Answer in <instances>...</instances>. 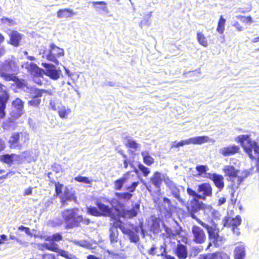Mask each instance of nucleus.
Wrapping results in <instances>:
<instances>
[{"label":"nucleus","instance_id":"1","mask_svg":"<svg viewBox=\"0 0 259 259\" xmlns=\"http://www.w3.org/2000/svg\"><path fill=\"white\" fill-rule=\"evenodd\" d=\"M41 65L44 69L40 68L34 63L27 61L23 63L21 67L31 75H40L44 74L54 80H57L60 78L61 71L57 69L54 65L51 63H42Z\"/></svg>","mask_w":259,"mask_h":259},{"label":"nucleus","instance_id":"2","mask_svg":"<svg viewBox=\"0 0 259 259\" xmlns=\"http://www.w3.org/2000/svg\"><path fill=\"white\" fill-rule=\"evenodd\" d=\"M237 140L241 143L245 152L251 159L256 160V169L259 171V145L252 141L248 135H240L237 138Z\"/></svg>","mask_w":259,"mask_h":259},{"label":"nucleus","instance_id":"3","mask_svg":"<svg viewBox=\"0 0 259 259\" xmlns=\"http://www.w3.org/2000/svg\"><path fill=\"white\" fill-rule=\"evenodd\" d=\"M19 71V66L14 60L8 59L0 62V77L6 81L14 80Z\"/></svg>","mask_w":259,"mask_h":259},{"label":"nucleus","instance_id":"4","mask_svg":"<svg viewBox=\"0 0 259 259\" xmlns=\"http://www.w3.org/2000/svg\"><path fill=\"white\" fill-rule=\"evenodd\" d=\"M78 209L71 208L64 210L62 212V216L67 229L77 227L82 221V216L78 213Z\"/></svg>","mask_w":259,"mask_h":259},{"label":"nucleus","instance_id":"5","mask_svg":"<svg viewBox=\"0 0 259 259\" xmlns=\"http://www.w3.org/2000/svg\"><path fill=\"white\" fill-rule=\"evenodd\" d=\"M29 134L27 132L13 133L9 140L10 147L20 150L29 142Z\"/></svg>","mask_w":259,"mask_h":259},{"label":"nucleus","instance_id":"6","mask_svg":"<svg viewBox=\"0 0 259 259\" xmlns=\"http://www.w3.org/2000/svg\"><path fill=\"white\" fill-rule=\"evenodd\" d=\"M40 54L42 55L43 58L58 64L59 61L57 58L63 56L64 51L63 49L56 46L54 44H51L50 49L45 48L42 52H40Z\"/></svg>","mask_w":259,"mask_h":259},{"label":"nucleus","instance_id":"7","mask_svg":"<svg viewBox=\"0 0 259 259\" xmlns=\"http://www.w3.org/2000/svg\"><path fill=\"white\" fill-rule=\"evenodd\" d=\"M199 224L206 229L208 234L209 239L210 242L209 243L207 248H209L212 244L215 246L220 245L219 242L222 240V237L220 236L219 231L217 229L216 225L210 226L201 220H199Z\"/></svg>","mask_w":259,"mask_h":259},{"label":"nucleus","instance_id":"8","mask_svg":"<svg viewBox=\"0 0 259 259\" xmlns=\"http://www.w3.org/2000/svg\"><path fill=\"white\" fill-rule=\"evenodd\" d=\"M23 113V111L15 109H12L10 117L5 120L3 123V127L6 130H14L16 125L15 121L17 120Z\"/></svg>","mask_w":259,"mask_h":259},{"label":"nucleus","instance_id":"9","mask_svg":"<svg viewBox=\"0 0 259 259\" xmlns=\"http://www.w3.org/2000/svg\"><path fill=\"white\" fill-rule=\"evenodd\" d=\"M204 204L203 202L199 201L195 198H193L190 202L187 203V208L190 216L193 219L196 220L199 224V220H200L197 217L195 213L204 208Z\"/></svg>","mask_w":259,"mask_h":259},{"label":"nucleus","instance_id":"10","mask_svg":"<svg viewBox=\"0 0 259 259\" xmlns=\"http://www.w3.org/2000/svg\"><path fill=\"white\" fill-rule=\"evenodd\" d=\"M226 175L232 178V182L233 186L238 187L243 182L244 178L241 176H237L238 170L232 165H226L223 168Z\"/></svg>","mask_w":259,"mask_h":259},{"label":"nucleus","instance_id":"11","mask_svg":"<svg viewBox=\"0 0 259 259\" xmlns=\"http://www.w3.org/2000/svg\"><path fill=\"white\" fill-rule=\"evenodd\" d=\"M163 178L164 182L171 190L174 197L182 204L185 205V201L180 197L179 187L169 178L167 175H164Z\"/></svg>","mask_w":259,"mask_h":259},{"label":"nucleus","instance_id":"12","mask_svg":"<svg viewBox=\"0 0 259 259\" xmlns=\"http://www.w3.org/2000/svg\"><path fill=\"white\" fill-rule=\"evenodd\" d=\"M18 86L25 92L30 94L31 97H41L44 93L47 92L45 90H40L31 85H28L24 81L19 82Z\"/></svg>","mask_w":259,"mask_h":259},{"label":"nucleus","instance_id":"13","mask_svg":"<svg viewBox=\"0 0 259 259\" xmlns=\"http://www.w3.org/2000/svg\"><path fill=\"white\" fill-rule=\"evenodd\" d=\"M193 240L197 244H202L206 240V235L202 229L197 226H193L192 228Z\"/></svg>","mask_w":259,"mask_h":259},{"label":"nucleus","instance_id":"14","mask_svg":"<svg viewBox=\"0 0 259 259\" xmlns=\"http://www.w3.org/2000/svg\"><path fill=\"white\" fill-rule=\"evenodd\" d=\"M212 187L209 183H204L198 185L197 191L200 196L199 199L204 200L206 197H211L212 196Z\"/></svg>","mask_w":259,"mask_h":259},{"label":"nucleus","instance_id":"15","mask_svg":"<svg viewBox=\"0 0 259 259\" xmlns=\"http://www.w3.org/2000/svg\"><path fill=\"white\" fill-rule=\"evenodd\" d=\"M140 209V204L136 203L131 209H123L120 212V215L124 218L131 219L136 217Z\"/></svg>","mask_w":259,"mask_h":259},{"label":"nucleus","instance_id":"16","mask_svg":"<svg viewBox=\"0 0 259 259\" xmlns=\"http://www.w3.org/2000/svg\"><path fill=\"white\" fill-rule=\"evenodd\" d=\"M134 175L131 174L130 172H127L124 174L123 176L119 179L116 180L114 183V189L115 190L119 191L121 190L124 184L126 183L131 177H134Z\"/></svg>","mask_w":259,"mask_h":259},{"label":"nucleus","instance_id":"17","mask_svg":"<svg viewBox=\"0 0 259 259\" xmlns=\"http://www.w3.org/2000/svg\"><path fill=\"white\" fill-rule=\"evenodd\" d=\"M76 198L74 194L68 189H66L61 196V202L63 206H66L69 204V202L72 201H76Z\"/></svg>","mask_w":259,"mask_h":259},{"label":"nucleus","instance_id":"18","mask_svg":"<svg viewBox=\"0 0 259 259\" xmlns=\"http://www.w3.org/2000/svg\"><path fill=\"white\" fill-rule=\"evenodd\" d=\"M166 174H161L158 171H155L150 178V182L156 189H160L162 181H164L163 176Z\"/></svg>","mask_w":259,"mask_h":259},{"label":"nucleus","instance_id":"19","mask_svg":"<svg viewBox=\"0 0 259 259\" xmlns=\"http://www.w3.org/2000/svg\"><path fill=\"white\" fill-rule=\"evenodd\" d=\"M209 178L212 180L214 185L221 191L224 187V178L222 175L217 174H209Z\"/></svg>","mask_w":259,"mask_h":259},{"label":"nucleus","instance_id":"20","mask_svg":"<svg viewBox=\"0 0 259 259\" xmlns=\"http://www.w3.org/2000/svg\"><path fill=\"white\" fill-rule=\"evenodd\" d=\"M175 253L179 259H186L188 255L187 246L179 243L175 250Z\"/></svg>","mask_w":259,"mask_h":259},{"label":"nucleus","instance_id":"21","mask_svg":"<svg viewBox=\"0 0 259 259\" xmlns=\"http://www.w3.org/2000/svg\"><path fill=\"white\" fill-rule=\"evenodd\" d=\"M239 150V147L233 145L221 148L219 150V153L224 156H228L236 153Z\"/></svg>","mask_w":259,"mask_h":259},{"label":"nucleus","instance_id":"22","mask_svg":"<svg viewBox=\"0 0 259 259\" xmlns=\"http://www.w3.org/2000/svg\"><path fill=\"white\" fill-rule=\"evenodd\" d=\"M241 223V219L239 215L236 216L234 219L230 217L225 218L223 221L224 227H238Z\"/></svg>","mask_w":259,"mask_h":259},{"label":"nucleus","instance_id":"23","mask_svg":"<svg viewBox=\"0 0 259 259\" xmlns=\"http://www.w3.org/2000/svg\"><path fill=\"white\" fill-rule=\"evenodd\" d=\"M9 98V96L6 93L0 95V119H3L6 116L5 109Z\"/></svg>","mask_w":259,"mask_h":259},{"label":"nucleus","instance_id":"24","mask_svg":"<svg viewBox=\"0 0 259 259\" xmlns=\"http://www.w3.org/2000/svg\"><path fill=\"white\" fill-rule=\"evenodd\" d=\"M123 143L126 147L137 149L140 146V144L136 142L131 137L124 135L123 136Z\"/></svg>","mask_w":259,"mask_h":259},{"label":"nucleus","instance_id":"25","mask_svg":"<svg viewBox=\"0 0 259 259\" xmlns=\"http://www.w3.org/2000/svg\"><path fill=\"white\" fill-rule=\"evenodd\" d=\"M246 251L244 245L239 244L234 249L235 259H244Z\"/></svg>","mask_w":259,"mask_h":259},{"label":"nucleus","instance_id":"26","mask_svg":"<svg viewBox=\"0 0 259 259\" xmlns=\"http://www.w3.org/2000/svg\"><path fill=\"white\" fill-rule=\"evenodd\" d=\"M96 204L101 211L102 215L110 216L112 213V208H110L108 205L104 204L101 201L97 200Z\"/></svg>","mask_w":259,"mask_h":259},{"label":"nucleus","instance_id":"27","mask_svg":"<svg viewBox=\"0 0 259 259\" xmlns=\"http://www.w3.org/2000/svg\"><path fill=\"white\" fill-rule=\"evenodd\" d=\"M75 14L73 11L70 9H63L59 10L57 13V17L59 19H67Z\"/></svg>","mask_w":259,"mask_h":259},{"label":"nucleus","instance_id":"28","mask_svg":"<svg viewBox=\"0 0 259 259\" xmlns=\"http://www.w3.org/2000/svg\"><path fill=\"white\" fill-rule=\"evenodd\" d=\"M9 36L10 43L15 47H18L22 38L21 34L17 31H12Z\"/></svg>","mask_w":259,"mask_h":259},{"label":"nucleus","instance_id":"29","mask_svg":"<svg viewBox=\"0 0 259 259\" xmlns=\"http://www.w3.org/2000/svg\"><path fill=\"white\" fill-rule=\"evenodd\" d=\"M123 233L128 236L131 242L136 243L140 240L139 236L137 234V233L129 228L123 229Z\"/></svg>","mask_w":259,"mask_h":259},{"label":"nucleus","instance_id":"30","mask_svg":"<svg viewBox=\"0 0 259 259\" xmlns=\"http://www.w3.org/2000/svg\"><path fill=\"white\" fill-rule=\"evenodd\" d=\"M193 141L194 145H201L205 143L213 142V140L208 136H204L193 137Z\"/></svg>","mask_w":259,"mask_h":259},{"label":"nucleus","instance_id":"31","mask_svg":"<svg viewBox=\"0 0 259 259\" xmlns=\"http://www.w3.org/2000/svg\"><path fill=\"white\" fill-rule=\"evenodd\" d=\"M93 7L97 11H103L108 13V9L106 7L107 3L104 1L101 2H92Z\"/></svg>","mask_w":259,"mask_h":259},{"label":"nucleus","instance_id":"32","mask_svg":"<svg viewBox=\"0 0 259 259\" xmlns=\"http://www.w3.org/2000/svg\"><path fill=\"white\" fill-rule=\"evenodd\" d=\"M141 155L143 158L144 162L147 165H151L154 162V159L150 155L149 152L147 150L141 152Z\"/></svg>","mask_w":259,"mask_h":259},{"label":"nucleus","instance_id":"33","mask_svg":"<svg viewBox=\"0 0 259 259\" xmlns=\"http://www.w3.org/2000/svg\"><path fill=\"white\" fill-rule=\"evenodd\" d=\"M73 242L74 244L86 249H92L93 248L92 242L87 240H74Z\"/></svg>","mask_w":259,"mask_h":259},{"label":"nucleus","instance_id":"34","mask_svg":"<svg viewBox=\"0 0 259 259\" xmlns=\"http://www.w3.org/2000/svg\"><path fill=\"white\" fill-rule=\"evenodd\" d=\"M109 231L111 243L114 245L118 241V232L115 228H110Z\"/></svg>","mask_w":259,"mask_h":259},{"label":"nucleus","instance_id":"35","mask_svg":"<svg viewBox=\"0 0 259 259\" xmlns=\"http://www.w3.org/2000/svg\"><path fill=\"white\" fill-rule=\"evenodd\" d=\"M58 112L60 118L66 119L68 117V115L71 113V110L70 108H66L62 105L60 107Z\"/></svg>","mask_w":259,"mask_h":259},{"label":"nucleus","instance_id":"36","mask_svg":"<svg viewBox=\"0 0 259 259\" xmlns=\"http://www.w3.org/2000/svg\"><path fill=\"white\" fill-rule=\"evenodd\" d=\"M204 210L205 212H206L208 215H211L214 219H218L220 216L219 212L218 210L213 208L210 205L205 206Z\"/></svg>","mask_w":259,"mask_h":259},{"label":"nucleus","instance_id":"37","mask_svg":"<svg viewBox=\"0 0 259 259\" xmlns=\"http://www.w3.org/2000/svg\"><path fill=\"white\" fill-rule=\"evenodd\" d=\"M151 231L154 234H158L160 232V220L158 219H155L152 220Z\"/></svg>","mask_w":259,"mask_h":259},{"label":"nucleus","instance_id":"38","mask_svg":"<svg viewBox=\"0 0 259 259\" xmlns=\"http://www.w3.org/2000/svg\"><path fill=\"white\" fill-rule=\"evenodd\" d=\"M22 154L24 162L27 161V162H31V161H34L36 160V156L33 155V153L31 151H25Z\"/></svg>","mask_w":259,"mask_h":259},{"label":"nucleus","instance_id":"39","mask_svg":"<svg viewBox=\"0 0 259 259\" xmlns=\"http://www.w3.org/2000/svg\"><path fill=\"white\" fill-rule=\"evenodd\" d=\"M226 23V19L221 16L219 20L217 31L220 34H223L225 30V25Z\"/></svg>","mask_w":259,"mask_h":259},{"label":"nucleus","instance_id":"40","mask_svg":"<svg viewBox=\"0 0 259 259\" xmlns=\"http://www.w3.org/2000/svg\"><path fill=\"white\" fill-rule=\"evenodd\" d=\"M197 39L198 42L204 47L208 46V41L207 38L202 32L197 33Z\"/></svg>","mask_w":259,"mask_h":259},{"label":"nucleus","instance_id":"41","mask_svg":"<svg viewBox=\"0 0 259 259\" xmlns=\"http://www.w3.org/2000/svg\"><path fill=\"white\" fill-rule=\"evenodd\" d=\"M210 259H229V256L224 253L222 252H215L210 253L209 255Z\"/></svg>","mask_w":259,"mask_h":259},{"label":"nucleus","instance_id":"42","mask_svg":"<svg viewBox=\"0 0 259 259\" xmlns=\"http://www.w3.org/2000/svg\"><path fill=\"white\" fill-rule=\"evenodd\" d=\"M12 107L13 109L23 111V102L19 98H17L15 100L12 102Z\"/></svg>","mask_w":259,"mask_h":259},{"label":"nucleus","instance_id":"43","mask_svg":"<svg viewBox=\"0 0 259 259\" xmlns=\"http://www.w3.org/2000/svg\"><path fill=\"white\" fill-rule=\"evenodd\" d=\"M62 104L58 100H51L50 101V108L54 111H58Z\"/></svg>","mask_w":259,"mask_h":259},{"label":"nucleus","instance_id":"44","mask_svg":"<svg viewBox=\"0 0 259 259\" xmlns=\"http://www.w3.org/2000/svg\"><path fill=\"white\" fill-rule=\"evenodd\" d=\"M115 196L121 200H128L133 197V194L129 192L115 193Z\"/></svg>","mask_w":259,"mask_h":259},{"label":"nucleus","instance_id":"45","mask_svg":"<svg viewBox=\"0 0 259 259\" xmlns=\"http://www.w3.org/2000/svg\"><path fill=\"white\" fill-rule=\"evenodd\" d=\"M62 236L60 234L56 233L51 236H47L46 237H45V239L46 241H53L54 242H59L62 240Z\"/></svg>","mask_w":259,"mask_h":259},{"label":"nucleus","instance_id":"46","mask_svg":"<svg viewBox=\"0 0 259 259\" xmlns=\"http://www.w3.org/2000/svg\"><path fill=\"white\" fill-rule=\"evenodd\" d=\"M0 160L8 164L13 163L12 154H5L0 156Z\"/></svg>","mask_w":259,"mask_h":259},{"label":"nucleus","instance_id":"47","mask_svg":"<svg viewBox=\"0 0 259 259\" xmlns=\"http://www.w3.org/2000/svg\"><path fill=\"white\" fill-rule=\"evenodd\" d=\"M40 97H32V99L28 102V105L34 107H38L41 102V99L39 98Z\"/></svg>","mask_w":259,"mask_h":259},{"label":"nucleus","instance_id":"48","mask_svg":"<svg viewBox=\"0 0 259 259\" xmlns=\"http://www.w3.org/2000/svg\"><path fill=\"white\" fill-rule=\"evenodd\" d=\"M88 212L90 214L94 216H101L102 215L101 213L98 210V209L95 207H90L88 208Z\"/></svg>","mask_w":259,"mask_h":259},{"label":"nucleus","instance_id":"49","mask_svg":"<svg viewBox=\"0 0 259 259\" xmlns=\"http://www.w3.org/2000/svg\"><path fill=\"white\" fill-rule=\"evenodd\" d=\"M48 243V250L57 252L59 250L58 245L53 241H49Z\"/></svg>","mask_w":259,"mask_h":259},{"label":"nucleus","instance_id":"50","mask_svg":"<svg viewBox=\"0 0 259 259\" xmlns=\"http://www.w3.org/2000/svg\"><path fill=\"white\" fill-rule=\"evenodd\" d=\"M13 162H15L17 163H21L24 162V158L23 154L17 155L12 154Z\"/></svg>","mask_w":259,"mask_h":259},{"label":"nucleus","instance_id":"51","mask_svg":"<svg viewBox=\"0 0 259 259\" xmlns=\"http://www.w3.org/2000/svg\"><path fill=\"white\" fill-rule=\"evenodd\" d=\"M112 227L111 228H115L116 229L117 228H119L121 231L123 232V229H127V228H126L124 225H123V223L120 221H114L112 223Z\"/></svg>","mask_w":259,"mask_h":259},{"label":"nucleus","instance_id":"52","mask_svg":"<svg viewBox=\"0 0 259 259\" xmlns=\"http://www.w3.org/2000/svg\"><path fill=\"white\" fill-rule=\"evenodd\" d=\"M0 21L3 24L7 26H13L16 24L15 21L12 19H10L7 18H3L0 20Z\"/></svg>","mask_w":259,"mask_h":259},{"label":"nucleus","instance_id":"53","mask_svg":"<svg viewBox=\"0 0 259 259\" xmlns=\"http://www.w3.org/2000/svg\"><path fill=\"white\" fill-rule=\"evenodd\" d=\"M138 167L139 169L142 172L144 176L145 177H147L150 172L149 169L142 164H139Z\"/></svg>","mask_w":259,"mask_h":259},{"label":"nucleus","instance_id":"54","mask_svg":"<svg viewBox=\"0 0 259 259\" xmlns=\"http://www.w3.org/2000/svg\"><path fill=\"white\" fill-rule=\"evenodd\" d=\"M160 254L162 256H164V259H176L174 256L170 255L165 254L166 253V249L163 245L160 246Z\"/></svg>","mask_w":259,"mask_h":259},{"label":"nucleus","instance_id":"55","mask_svg":"<svg viewBox=\"0 0 259 259\" xmlns=\"http://www.w3.org/2000/svg\"><path fill=\"white\" fill-rule=\"evenodd\" d=\"M139 184V182H134L131 185L126 186L125 189L131 193L134 192Z\"/></svg>","mask_w":259,"mask_h":259},{"label":"nucleus","instance_id":"56","mask_svg":"<svg viewBox=\"0 0 259 259\" xmlns=\"http://www.w3.org/2000/svg\"><path fill=\"white\" fill-rule=\"evenodd\" d=\"M74 180L76 181L79 182H82L85 184H90L91 181L88 179V178L85 177H82V176H78L77 177H75L74 178Z\"/></svg>","mask_w":259,"mask_h":259},{"label":"nucleus","instance_id":"57","mask_svg":"<svg viewBox=\"0 0 259 259\" xmlns=\"http://www.w3.org/2000/svg\"><path fill=\"white\" fill-rule=\"evenodd\" d=\"M187 193L191 196H193V198H195L196 199H199V197H200L199 195H198V192L194 191L190 188L188 187L187 189Z\"/></svg>","mask_w":259,"mask_h":259},{"label":"nucleus","instance_id":"58","mask_svg":"<svg viewBox=\"0 0 259 259\" xmlns=\"http://www.w3.org/2000/svg\"><path fill=\"white\" fill-rule=\"evenodd\" d=\"M5 172V170H0V180L1 179H5L7 178L10 177L12 176H13L15 174V172L14 171H10L9 172L7 173L6 175H1L3 173Z\"/></svg>","mask_w":259,"mask_h":259},{"label":"nucleus","instance_id":"59","mask_svg":"<svg viewBox=\"0 0 259 259\" xmlns=\"http://www.w3.org/2000/svg\"><path fill=\"white\" fill-rule=\"evenodd\" d=\"M59 255L61 256L65 257L67 259H69V257L71 253H69L68 251H65L64 250L59 249L57 252Z\"/></svg>","mask_w":259,"mask_h":259},{"label":"nucleus","instance_id":"60","mask_svg":"<svg viewBox=\"0 0 259 259\" xmlns=\"http://www.w3.org/2000/svg\"><path fill=\"white\" fill-rule=\"evenodd\" d=\"M196 169L198 172L202 174L207 171V167L205 165H198L196 166Z\"/></svg>","mask_w":259,"mask_h":259},{"label":"nucleus","instance_id":"61","mask_svg":"<svg viewBox=\"0 0 259 259\" xmlns=\"http://www.w3.org/2000/svg\"><path fill=\"white\" fill-rule=\"evenodd\" d=\"M63 187V185L59 183L55 184V190H56V194L57 195H59L61 193L62 189Z\"/></svg>","mask_w":259,"mask_h":259},{"label":"nucleus","instance_id":"62","mask_svg":"<svg viewBox=\"0 0 259 259\" xmlns=\"http://www.w3.org/2000/svg\"><path fill=\"white\" fill-rule=\"evenodd\" d=\"M162 226L164 228V230H165V232L168 236H173L175 234L172 233L171 229L170 228L166 227V225H165V224L163 223H162Z\"/></svg>","mask_w":259,"mask_h":259},{"label":"nucleus","instance_id":"63","mask_svg":"<svg viewBox=\"0 0 259 259\" xmlns=\"http://www.w3.org/2000/svg\"><path fill=\"white\" fill-rule=\"evenodd\" d=\"M34 76V82L39 85H42V82L40 79V77L42 76V75H33Z\"/></svg>","mask_w":259,"mask_h":259},{"label":"nucleus","instance_id":"64","mask_svg":"<svg viewBox=\"0 0 259 259\" xmlns=\"http://www.w3.org/2000/svg\"><path fill=\"white\" fill-rule=\"evenodd\" d=\"M38 248L39 249L41 250H44L45 249L48 250V243H44L42 244H39L38 245Z\"/></svg>","mask_w":259,"mask_h":259}]
</instances>
